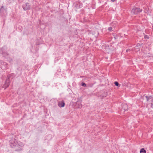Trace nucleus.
Segmentation results:
<instances>
[{"label": "nucleus", "instance_id": "nucleus-2", "mask_svg": "<svg viewBox=\"0 0 153 153\" xmlns=\"http://www.w3.org/2000/svg\"><path fill=\"white\" fill-rule=\"evenodd\" d=\"M142 9L138 7H134L131 11V13L134 15H137L142 12Z\"/></svg>", "mask_w": 153, "mask_h": 153}, {"label": "nucleus", "instance_id": "nucleus-18", "mask_svg": "<svg viewBox=\"0 0 153 153\" xmlns=\"http://www.w3.org/2000/svg\"><path fill=\"white\" fill-rule=\"evenodd\" d=\"M81 85L82 86L86 87V84L84 82H83L82 83Z\"/></svg>", "mask_w": 153, "mask_h": 153}, {"label": "nucleus", "instance_id": "nucleus-20", "mask_svg": "<svg viewBox=\"0 0 153 153\" xmlns=\"http://www.w3.org/2000/svg\"><path fill=\"white\" fill-rule=\"evenodd\" d=\"M153 102H152L151 103V108H153Z\"/></svg>", "mask_w": 153, "mask_h": 153}, {"label": "nucleus", "instance_id": "nucleus-8", "mask_svg": "<svg viewBox=\"0 0 153 153\" xmlns=\"http://www.w3.org/2000/svg\"><path fill=\"white\" fill-rule=\"evenodd\" d=\"M122 108L121 111L124 112L128 109V105L126 103H123L122 105Z\"/></svg>", "mask_w": 153, "mask_h": 153}, {"label": "nucleus", "instance_id": "nucleus-10", "mask_svg": "<svg viewBox=\"0 0 153 153\" xmlns=\"http://www.w3.org/2000/svg\"><path fill=\"white\" fill-rule=\"evenodd\" d=\"M65 103L63 100L58 102V105L59 107H63L65 106Z\"/></svg>", "mask_w": 153, "mask_h": 153}, {"label": "nucleus", "instance_id": "nucleus-23", "mask_svg": "<svg viewBox=\"0 0 153 153\" xmlns=\"http://www.w3.org/2000/svg\"><path fill=\"white\" fill-rule=\"evenodd\" d=\"M138 45H140V44H137V46H138Z\"/></svg>", "mask_w": 153, "mask_h": 153}, {"label": "nucleus", "instance_id": "nucleus-4", "mask_svg": "<svg viewBox=\"0 0 153 153\" xmlns=\"http://www.w3.org/2000/svg\"><path fill=\"white\" fill-rule=\"evenodd\" d=\"M7 78L6 80L5 83L4 85L3 86V87L5 89H6L10 85V81L9 79V75H8L7 76Z\"/></svg>", "mask_w": 153, "mask_h": 153}, {"label": "nucleus", "instance_id": "nucleus-14", "mask_svg": "<svg viewBox=\"0 0 153 153\" xmlns=\"http://www.w3.org/2000/svg\"><path fill=\"white\" fill-rule=\"evenodd\" d=\"M15 76L16 75L15 74L12 73L9 76V78L10 77L13 79L14 78V77H15Z\"/></svg>", "mask_w": 153, "mask_h": 153}, {"label": "nucleus", "instance_id": "nucleus-15", "mask_svg": "<svg viewBox=\"0 0 153 153\" xmlns=\"http://www.w3.org/2000/svg\"><path fill=\"white\" fill-rule=\"evenodd\" d=\"M146 151L144 149V148H142L140 150V153H146Z\"/></svg>", "mask_w": 153, "mask_h": 153}, {"label": "nucleus", "instance_id": "nucleus-24", "mask_svg": "<svg viewBox=\"0 0 153 153\" xmlns=\"http://www.w3.org/2000/svg\"><path fill=\"white\" fill-rule=\"evenodd\" d=\"M83 77V76H80V77H81V78Z\"/></svg>", "mask_w": 153, "mask_h": 153}, {"label": "nucleus", "instance_id": "nucleus-22", "mask_svg": "<svg viewBox=\"0 0 153 153\" xmlns=\"http://www.w3.org/2000/svg\"><path fill=\"white\" fill-rule=\"evenodd\" d=\"M111 1L112 2H114L115 1V0H111Z\"/></svg>", "mask_w": 153, "mask_h": 153}, {"label": "nucleus", "instance_id": "nucleus-12", "mask_svg": "<svg viewBox=\"0 0 153 153\" xmlns=\"http://www.w3.org/2000/svg\"><path fill=\"white\" fill-rule=\"evenodd\" d=\"M114 22V25L113 28H112L111 27H109L108 29V30L109 31L111 32V31H113L114 30H113V28H115V27L116 26V25H115L116 22Z\"/></svg>", "mask_w": 153, "mask_h": 153}, {"label": "nucleus", "instance_id": "nucleus-9", "mask_svg": "<svg viewBox=\"0 0 153 153\" xmlns=\"http://www.w3.org/2000/svg\"><path fill=\"white\" fill-rule=\"evenodd\" d=\"M85 0H79V3H78L76 5H75V7L77 9L80 8L82 7L83 4H82V1L84 2Z\"/></svg>", "mask_w": 153, "mask_h": 153}, {"label": "nucleus", "instance_id": "nucleus-13", "mask_svg": "<svg viewBox=\"0 0 153 153\" xmlns=\"http://www.w3.org/2000/svg\"><path fill=\"white\" fill-rule=\"evenodd\" d=\"M5 10L4 7L3 6H1L0 9V14H3V13Z\"/></svg>", "mask_w": 153, "mask_h": 153}, {"label": "nucleus", "instance_id": "nucleus-11", "mask_svg": "<svg viewBox=\"0 0 153 153\" xmlns=\"http://www.w3.org/2000/svg\"><path fill=\"white\" fill-rule=\"evenodd\" d=\"M2 55L5 58L8 57L9 55V54L7 52H4L3 51L2 52Z\"/></svg>", "mask_w": 153, "mask_h": 153}, {"label": "nucleus", "instance_id": "nucleus-25", "mask_svg": "<svg viewBox=\"0 0 153 153\" xmlns=\"http://www.w3.org/2000/svg\"><path fill=\"white\" fill-rule=\"evenodd\" d=\"M93 86V85H91V86H90L91 87H92Z\"/></svg>", "mask_w": 153, "mask_h": 153}, {"label": "nucleus", "instance_id": "nucleus-7", "mask_svg": "<svg viewBox=\"0 0 153 153\" xmlns=\"http://www.w3.org/2000/svg\"><path fill=\"white\" fill-rule=\"evenodd\" d=\"M22 7L25 10H26L30 9V6L29 3H27L22 6Z\"/></svg>", "mask_w": 153, "mask_h": 153}, {"label": "nucleus", "instance_id": "nucleus-16", "mask_svg": "<svg viewBox=\"0 0 153 153\" xmlns=\"http://www.w3.org/2000/svg\"><path fill=\"white\" fill-rule=\"evenodd\" d=\"M114 84L115 85L119 87L120 85L119 84L118 82L117 81L115 82Z\"/></svg>", "mask_w": 153, "mask_h": 153}, {"label": "nucleus", "instance_id": "nucleus-3", "mask_svg": "<svg viewBox=\"0 0 153 153\" xmlns=\"http://www.w3.org/2000/svg\"><path fill=\"white\" fill-rule=\"evenodd\" d=\"M0 65H1V68L3 70H5L7 69L8 64L2 60H0Z\"/></svg>", "mask_w": 153, "mask_h": 153}, {"label": "nucleus", "instance_id": "nucleus-21", "mask_svg": "<svg viewBox=\"0 0 153 153\" xmlns=\"http://www.w3.org/2000/svg\"><path fill=\"white\" fill-rule=\"evenodd\" d=\"M130 50L129 49H127L126 50V51L127 52H128V51H130Z\"/></svg>", "mask_w": 153, "mask_h": 153}, {"label": "nucleus", "instance_id": "nucleus-17", "mask_svg": "<svg viewBox=\"0 0 153 153\" xmlns=\"http://www.w3.org/2000/svg\"><path fill=\"white\" fill-rule=\"evenodd\" d=\"M8 61L10 63L13 62V59L11 58H9V59H8Z\"/></svg>", "mask_w": 153, "mask_h": 153}, {"label": "nucleus", "instance_id": "nucleus-6", "mask_svg": "<svg viewBox=\"0 0 153 153\" xmlns=\"http://www.w3.org/2000/svg\"><path fill=\"white\" fill-rule=\"evenodd\" d=\"M146 98V101L148 103L149 102H153V96H145L144 95Z\"/></svg>", "mask_w": 153, "mask_h": 153}, {"label": "nucleus", "instance_id": "nucleus-1", "mask_svg": "<svg viewBox=\"0 0 153 153\" xmlns=\"http://www.w3.org/2000/svg\"><path fill=\"white\" fill-rule=\"evenodd\" d=\"M16 135H13L10 140V145L12 148H16V151H20L22 150L23 145L21 142H18L16 139Z\"/></svg>", "mask_w": 153, "mask_h": 153}, {"label": "nucleus", "instance_id": "nucleus-19", "mask_svg": "<svg viewBox=\"0 0 153 153\" xmlns=\"http://www.w3.org/2000/svg\"><path fill=\"white\" fill-rule=\"evenodd\" d=\"M144 38L146 39H148L149 38V37L147 35H145L144 37Z\"/></svg>", "mask_w": 153, "mask_h": 153}, {"label": "nucleus", "instance_id": "nucleus-5", "mask_svg": "<svg viewBox=\"0 0 153 153\" xmlns=\"http://www.w3.org/2000/svg\"><path fill=\"white\" fill-rule=\"evenodd\" d=\"M82 100L80 99H78L76 102V106L78 108H82V105L81 104Z\"/></svg>", "mask_w": 153, "mask_h": 153}]
</instances>
